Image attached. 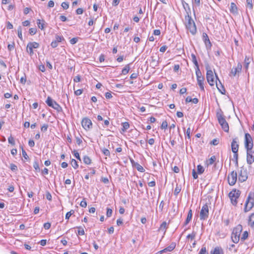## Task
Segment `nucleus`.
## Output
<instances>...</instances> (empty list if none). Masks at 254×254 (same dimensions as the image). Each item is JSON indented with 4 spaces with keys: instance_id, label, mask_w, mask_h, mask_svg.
Returning a JSON list of instances; mask_svg holds the SVG:
<instances>
[{
    "instance_id": "1",
    "label": "nucleus",
    "mask_w": 254,
    "mask_h": 254,
    "mask_svg": "<svg viewBox=\"0 0 254 254\" xmlns=\"http://www.w3.org/2000/svg\"><path fill=\"white\" fill-rule=\"evenodd\" d=\"M185 18L186 21L185 24L186 28L190 31L192 35H195L197 32L196 26L191 16H185Z\"/></svg>"
},
{
    "instance_id": "2",
    "label": "nucleus",
    "mask_w": 254,
    "mask_h": 254,
    "mask_svg": "<svg viewBox=\"0 0 254 254\" xmlns=\"http://www.w3.org/2000/svg\"><path fill=\"white\" fill-rule=\"evenodd\" d=\"M206 69L207 70L206 79H207V82H208L209 85L210 86H213L214 85V83H215L216 86H217L218 89L220 91V92L222 94H224V92L221 90V89L219 88L218 84H217V81L218 80L216 79L215 81L214 80V76L213 75V72L212 70L210 69V68L208 65H207L206 66Z\"/></svg>"
},
{
    "instance_id": "3",
    "label": "nucleus",
    "mask_w": 254,
    "mask_h": 254,
    "mask_svg": "<svg viewBox=\"0 0 254 254\" xmlns=\"http://www.w3.org/2000/svg\"><path fill=\"white\" fill-rule=\"evenodd\" d=\"M216 116L219 124L221 125L222 128L225 132L229 131V126L228 123L226 122L225 117L223 115V112L220 110L217 112Z\"/></svg>"
},
{
    "instance_id": "4",
    "label": "nucleus",
    "mask_w": 254,
    "mask_h": 254,
    "mask_svg": "<svg viewBox=\"0 0 254 254\" xmlns=\"http://www.w3.org/2000/svg\"><path fill=\"white\" fill-rule=\"evenodd\" d=\"M254 206V192H250L246 200L244 211H249Z\"/></svg>"
},
{
    "instance_id": "5",
    "label": "nucleus",
    "mask_w": 254,
    "mask_h": 254,
    "mask_svg": "<svg viewBox=\"0 0 254 254\" xmlns=\"http://www.w3.org/2000/svg\"><path fill=\"white\" fill-rule=\"evenodd\" d=\"M242 231V226L241 225H238L234 228L231 235V239L233 243L237 244L239 242Z\"/></svg>"
},
{
    "instance_id": "6",
    "label": "nucleus",
    "mask_w": 254,
    "mask_h": 254,
    "mask_svg": "<svg viewBox=\"0 0 254 254\" xmlns=\"http://www.w3.org/2000/svg\"><path fill=\"white\" fill-rule=\"evenodd\" d=\"M48 106L54 109L58 112H63L62 107L55 100H54L51 97L48 96L45 101Z\"/></svg>"
},
{
    "instance_id": "7",
    "label": "nucleus",
    "mask_w": 254,
    "mask_h": 254,
    "mask_svg": "<svg viewBox=\"0 0 254 254\" xmlns=\"http://www.w3.org/2000/svg\"><path fill=\"white\" fill-rule=\"evenodd\" d=\"M241 191L236 189H233L229 193V197L231 199L232 204L236 206L237 203V199L239 197Z\"/></svg>"
},
{
    "instance_id": "8",
    "label": "nucleus",
    "mask_w": 254,
    "mask_h": 254,
    "mask_svg": "<svg viewBox=\"0 0 254 254\" xmlns=\"http://www.w3.org/2000/svg\"><path fill=\"white\" fill-rule=\"evenodd\" d=\"M254 146L253 140L249 133L245 134V147L246 150H252Z\"/></svg>"
},
{
    "instance_id": "9",
    "label": "nucleus",
    "mask_w": 254,
    "mask_h": 254,
    "mask_svg": "<svg viewBox=\"0 0 254 254\" xmlns=\"http://www.w3.org/2000/svg\"><path fill=\"white\" fill-rule=\"evenodd\" d=\"M248 177V174L247 169L244 166L240 168V170L239 171V181L241 182H245Z\"/></svg>"
},
{
    "instance_id": "10",
    "label": "nucleus",
    "mask_w": 254,
    "mask_h": 254,
    "mask_svg": "<svg viewBox=\"0 0 254 254\" xmlns=\"http://www.w3.org/2000/svg\"><path fill=\"white\" fill-rule=\"evenodd\" d=\"M209 215V207L207 203L204 204L200 212V219L201 220H206Z\"/></svg>"
},
{
    "instance_id": "11",
    "label": "nucleus",
    "mask_w": 254,
    "mask_h": 254,
    "mask_svg": "<svg viewBox=\"0 0 254 254\" xmlns=\"http://www.w3.org/2000/svg\"><path fill=\"white\" fill-rule=\"evenodd\" d=\"M39 44L37 42H29L26 47V52L32 56L34 54L33 49L39 48Z\"/></svg>"
},
{
    "instance_id": "12",
    "label": "nucleus",
    "mask_w": 254,
    "mask_h": 254,
    "mask_svg": "<svg viewBox=\"0 0 254 254\" xmlns=\"http://www.w3.org/2000/svg\"><path fill=\"white\" fill-rule=\"evenodd\" d=\"M195 74L196 75L197 81L201 90L204 91L203 84L204 77L202 76L201 72L199 69L196 70Z\"/></svg>"
},
{
    "instance_id": "13",
    "label": "nucleus",
    "mask_w": 254,
    "mask_h": 254,
    "mask_svg": "<svg viewBox=\"0 0 254 254\" xmlns=\"http://www.w3.org/2000/svg\"><path fill=\"white\" fill-rule=\"evenodd\" d=\"M237 180V173L236 171H233L228 176V182L230 186H234Z\"/></svg>"
},
{
    "instance_id": "14",
    "label": "nucleus",
    "mask_w": 254,
    "mask_h": 254,
    "mask_svg": "<svg viewBox=\"0 0 254 254\" xmlns=\"http://www.w3.org/2000/svg\"><path fill=\"white\" fill-rule=\"evenodd\" d=\"M82 127L86 130H88L92 127V123L90 119L84 118L81 122Z\"/></svg>"
},
{
    "instance_id": "15",
    "label": "nucleus",
    "mask_w": 254,
    "mask_h": 254,
    "mask_svg": "<svg viewBox=\"0 0 254 254\" xmlns=\"http://www.w3.org/2000/svg\"><path fill=\"white\" fill-rule=\"evenodd\" d=\"M242 68V65L241 63H238L237 66L235 67H233L231 70L229 74L230 76H235L237 75L239 76L240 73H241Z\"/></svg>"
},
{
    "instance_id": "16",
    "label": "nucleus",
    "mask_w": 254,
    "mask_h": 254,
    "mask_svg": "<svg viewBox=\"0 0 254 254\" xmlns=\"http://www.w3.org/2000/svg\"><path fill=\"white\" fill-rule=\"evenodd\" d=\"M254 153L253 149L247 150V162L249 165H251L254 162Z\"/></svg>"
},
{
    "instance_id": "17",
    "label": "nucleus",
    "mask_w": 254,
    "mask_h": 254,
    "mask_svg": "<svg viewBox=\"0 0 254 254\" xmlns=\"http://www.w3.org/2000/svg\"><path fill=\"white\" fill-rule=\"evenodd\" d=\"M202 40L205 45L206 48L207 49H210L212 46V44L207 34L206 33H203Z\"/></svg>"
},
{
    "instance_id": "18",
    "label": "nucleus",
    "mask_w": 254,
    "mask_h": 254,
    "mask_svg": "<svg viewBox=\"0 0 254 254\" xmlns=\"http://www.w3.org/2000/svg\"><path fill=\"white\" fill-rule=\"evenodd\" d=\"M239 144L238 143V138H234L231 143L232 151L233 153H237L239 149Z\"/></svg>"
},
{
    "instance_id": "19",
    "label": "nucleus",
    "mask_w": 254,
    "mask_h": 254,
    "mask_svg": "<svg viewBox=\"0 0 254 254\" xmlns=\"http://www.w3.org/2000/svg\"><path fill=\"white\" fill-rule=\"evenodd\" d=\"M182 3L184 7V8L185 9L186 12V14L185 16H190L191 10L189 4L185 2L184 0H182Z\"/></svg>"
},
{
    "instance_id": "20",
    "label": "nucleus",
    "mask_w": 254,
    "mask_h": 254,
    "mask_svg": "<svg viewBox=\"0 0 254 254\" xmlns=\"http://www.w3.org/2000/svg\"><path fill=\"white\" fill-rule=\"evenodd\" d=\"M210 254H224V252L221 247H216L210 252Z\"/></svg>"
},
{
    "instance_id": "21",
    "label": "nucleus",
    "mask_w": 254,
    "mask_h": 254,
    "mask_svg": "<svg viewBox=\"0 0 254 254\" xmlns=\"http://www.w3.org/2000/svg\"><path fill=\"white\" fill-rule=\"evenodd\" d=\"M176 244L175 242H172L169 246L164 249L163 250V252L164 253H167L168 252H172L176 247Z\"/></svg>"
},
{
    "instance_id": "22",
    "label": "nucleus",
    "mask_w": 254,
    "mask_h": 254,
    "mask_svg": "<svg viewBox=\"0 0 254 254\" xmlns=\"http://www.w3.org/2000/svg\"><path fill=\"white\" fill-rule=\"evenodd\" d=\"M230 11L231 13L233 14H237L238 13V8L236 5V4L234 2L231 3Z\"/></svg>"
},
{
    "instance_id": "23",
    "label": "nucleus",
    "mask_w": 254,
    "mask_h": 254,
    "mask_svg": "<svg viewBox=\"0 0 254 254\" xmlns=\"http://www.w3.org/2000/svg\"><path fill=\"white\" fill-rule=\"evenodd\" d=\"M191 57L192 62L194 64L195 66V70L196 69H199L198 64L197 61L196 60V57L195 55L194 54H191Z\"/></svg>"
},
{
    "instance_id": "24",
    "label": "nucleus",
    "mask_w": 254,
    "mask_h": 254,
    "mask_svg": "<svg viewBox=\"0 0 254 254\" xmlns=\"http://www.w3.org/2000/svg\"><path fill=\"white\" fill-rule=\"evenodd\" d=\"M249 225L254 229V213H252L249 217Z\"/></svg>"
},
{
    "instance_id": "25",
    "label": "nucleus",
    "mask_w": 254,
    "mask_h": 254,
    "mask_svg": "<svg viewBox=\"0 0 254 254\" xmlns=\"http://www.w3.org/2000/svg\"><path fill=\"white\" fill-rule=\"evenodd\" d=\"M45 23L46 22L44 20H41L40 19H38L37 21V24L39 28L41 30H43L44 29Z\"/></svg>"
},
{
    "instance_id": "26",
    "label": "nucleus",
    "mask_w": 254,
    "mask_h": 254,
    "mask_svg": "<svg viewBox=\"0 0 254 254\" xmlns=\"http://www.w3.org/2000/svg\"><path fill=\"white\" fill-rule=\"evenodd\" d=\"M130 64H127L125 65V67L122 69V74L124 75L127 74L130 70Z\"/></svg>"
},
{
    "instance_id": "27",
    "label": "nucleus",
    "mask_w": 254,
    "mask_h": 254,
    "mask_svg": "<svg viewBox=\"0 0 254 254\" xmlns=\"http://www.w3.org/2000/svg\"><path fill=\"white\" fill-rule=\"evenodd\" d=\"M123 131H126L129 127V124L128 122H124L122 124Z\"/></svg>"
},
{
    "instance_id": "28",
    "label": "nucleus",
    "mask_w": 254,
    "mask_h": 254,
    "mask_svg": "<svg viewBox=\"0 0 254 254\" xmlns=\"http://www.w3.org/2000/svg\"><path fill=\"white\" fill-rule=\"evenodd\" d=\"M250 62V58L247 56H246L245 58V67L246 70L248 69Z\"/></svg>"
},
{
    "instance_id": "29",
    "label": "nucleus",
    "mask_w": 254,
    "mask_h": 254,
    "mask_svg": "<svg viewBox=\"0 0 254 254\" xmlns=\"http://www.w3.org/2000/svg\"><path fill=\"white\" fill-rule=\"evenodd\" d=\"M83 162L87 165H89L91 163V159L88 156H84L83 158Z\"/></svg>"
},
{
    "instance_id": "30",
    "label": "nucleus",
    "mask_w": 254,
    "mask_h": 254,
    "mask_svg": "<svg viewBox=\"0 0 254 254\" xmlns=\"http://www.w3.org/2000/svg\"><path fill=\"white\" fill-rule=\"evenodd\" d=\"M197 173L198 174H202L204 172V169L203 168V167L201 165H197Z\"/></svg>"
},
{
    "instance_id": "31",
    "label": "nucleus",
    "mask_w": 254,
    "mask_h": 254,
    "mask_svg": "<svg viewBox=\"0 0 254 254\" xmlns=\"http://www.w3.org/2000/svg\"><path fill=\"white\" fill-rule=\"evenodd\" d=\"M135 167L137 170V171H138L140 172H144L145 171V170L143 168V167L141 165H140L139 163H136Z\"/></svg>"
},
{
    "instance_id": "32",
    "label": "nucleus",
    "mask_w": 254,
    "mask_h": 254,
    "mask_svg": "<svg viewBox=\"0 0 254 254\" xmlns=\"http://www.w3.org/2000/svg\"><path fill=\"white\" fill-rule=\"evenodd\" d=\"M102 152L104 154V155L106 156H110V151L105 148H101Z\"/></svg>"
},
{
    "instance_id": "33",
    "label": "nucleus",
    "mask_w": 254,
    "mask_h": 254,
    "mask_svg": "<svg viewBox=\"0 0 254 254\" xmlns=\"http://www.w3.org/2000/svg\"><path fill=\"white\" fill-rule=\"evenodd\" d=\"M151 60L150 64H152V65L154 67L157 66L158 64V61L153 57H151Z\"/></svg>"
},
{
    "instance_id": "34",
    "label": "nucleus",
    "mask_w": 254,
    "mask_h": 254,
    "mask_svg": "<svg viewBox=\"0 0 254 254\" xmlns=\"http://www.w3.org/2000/svg\"><path fill=\"white\" fill-rule=\"evenodd\" d=\"M18 36L20 39L22 40V27L19 26L17 28Z\"/></svg>"
},
{
    "instance_id": "35",
    "label": "nucleus",
    "mask_w": 254,
    "mask_h": 254,
    "mask_svg": "<svg viewBox=\"0 0 254 254\" xmlns=\"http://www.w3.org/2000/svg\"><path fill=\"white\" fill-rule=\"evenodd\" d=\"M181 190V187L177 185L176 187L174 190V195H177Z\"/></svg>"
},
{
    "instance_id": "36",
    "label": "nucleus",
    "mask_w": 254,
    "mask_h": 254,
    "mask_svg": "<svg viewBox=\"0 0 254 254\" xmlns=\"http://www.w3.org/2000/svg\"><path fill=\"white\" fill-rule=\"evenodd\" d=\"M71 164L72 166L74 168L76 169L78 167L77 162L74 159L71 160Z\"/></svg>"
},
{
    "instance_id": "37",
    "label": "nucleus",
    "mask_w": 254,
    "mask_h": 254,
    "mask_svg": "<svg viewBox=\"0 0 254 254\" xmlns=\"http://www.w3.org/2000/svg\"><path fill=\"white\" fill-rule=\"evenodd\" d=\"M193 2L194 3L195 5L193 6V10L194 12V14H195V10L194 8L196 6H198L200 5V0H193Z\"/></svg>"
},
{
    "instance_id": "38",
    "label": "nucleus",
    "mask_w": 254,
    "mask_h": 254,
    "mask_svg": "<svg viewBox=\"0 0 254 254\" xmlns=\"http://www.w3.org/2000/svg\"><path fill=\"white\" fill-rule=\"evenodd\" d=\"M8 143L9 144H11L12 145H14L15 144L14 139L11 135H10L8 138Z\"/></svg>"
},
{
    "instance_id": "39",
    "label": "nucleus",
    "mask_w": 254,
    "mask_h": 254,
    "mask_svg": "<svg viewBox=\"0 0 254 254\" xmlns=\"http://www.w3.org/2000/svg\"><path fill=\"white\" fill-rule=\"evenodd\" d=\"M248 233L247 231H245L242 235L241 240L242 241H244L246 239H247L248 238Z\"/></svg>"
},
{
    "instance_id": "40",
    "label": "nucleus",
    "mask_w": 254,
    "mask_h": 254,
    "mask_svg": "<svg viewBox=\"0 0 254 254\" xmlns=\"http://www.w3.org/2000/svg\"><path fill=\"white\" fill-rule=\"evenodd\" d=\"M198 254H208V253L206 251L205 247H202L200 250Z\"/></svg>"
},
{
    "instance_id": "41",
    "label": "nucleus",
    "mask_w": 254,
    "mask_h": 254,
    "mask_svg": "<svg viewBox=\"0 0 254 254\" xmlns=\"http://www.w3.org/2000/svg\"><path fill=\"white\" fill-rule=\"evenodd\" d=\"M33 167L36 170V171L39 172L40 171L39 164L37 161H35L33 164Z\"/></svg>"
},
{
    "instance_id": "42",
    "label": "nucleus",
    "mask_w": 254,
    "mask_h": 254,
    "mask_svg": "<svg viewBox=\"0 0 254 254\" xmlns=\"http://www.w3.org/2000/svg\"><path fill=\"white\" fill-rule=\"evenodd\" d=\"M64 38L63 36H59V35H56V41L57 42H58V43L59 42H61L62 41H64Z\"/></svg>"
},
{
    "instance_id": "43",
    "label": "nucleus",
    "mask_w": 254,
    "mask_h": 254,
    "mask_svg": "<svg viewBox=\"0 0 254 254\" xmlns=\"http://www.w3.org/2000/svg\"><path fill=\"white\" fill-rule=\"evenodd\" d=\"M79 37H74L70 40V43L71 45H74L76 44L78 40Z\"/></svg>"
},
{
    "instance_id": "44",
    "label": "nucleus",
    "mask_w": 254,
    "mask_h": 254,
    "mask_svg": "<svg viewBox=\"0 0 254 254\" xmlns=\"http://www.w3.org/2000/svg\"><path fill=\"white\" fill-rule=\"evenodd\" d=\"M113 213V210L112 209L107 208V212L106 216L107 217H110L112 216Z\"/></svg>"
},
{
    "instance_id": "45",
    "label": "nucleus",
    "mask_w": 254,
    "mask_h": 254,
    "mask_svg": "<svg viewBox=\"0 0 254 254\" xmlns=\"http://www.w3.org/2000/svg\"><path fill=\"white\" fill-rule=\"evenodd\" d=\"M216 160V157L215 156H212L211 157V158L209 159V162H208V165H212V164L214 163V162Z\"/></svg>"
},
{
    "instance_id": "46",
    "label": "nucleus",
    "mask_w": 254,
    "mask_h": 254,
    "mask_svg": "<svg viewBox=\"0 0 254 254\" xmlns=\"http://www.w3.org/2000/svg\"><path fill=\"white\" fill-rule=\"evenodd\" d=\"M219 140L218 139L215 138L213 139L210 143V144L213 145H217L219 144Z\"/></svg>"
},
{
    "instance_id": "47",
    "label": "nucleus",
    "mask_w": 254,
    "mask_h": 254,
    "mask_svg": "<svg viewBox=\"0 0 254 254\" xmlns=\"http://www.w3.org/2000/svg\"><path fill=\"white\" fill-rule=\"evenodd\" d=\"M14 46H15V44H14V42H13L12 43V44H8L7 46V49H8V51H11L13 50L14 48Z\"/></svg>"
},
{
    "instance_id": "48",
    "label": "nucleus",
    "mask_w": 254,
    "mask_h": 254,
    "mask_svg": "<svg viewBox=\"0 0 254 254\" xmlns=\"http://www.w3.org/2000/svg\"><path fill=\"white\" fill-rule=\"evenodd\" d=\"M233 157H234V158L235 160L236 166H238V152L237 153H234Z\"/></svg>"
},
{
    "instance_id": "49",
    "label": "nucleus",
    "mask_w": 254,
    "mask_h": 254,
    "mask_svg": "<svg viewBox=\"0 0 254 254\" xmlns=\"http://www.w3.org/2000/svg\"><path fill=\"white\" fill-rule=\"evenodd\" d=\"M21 148L22 149V156H23V157L25 159H28V158H29L28 157V156L27 155V153L25 151V150L23 149V147L22 146H21Z\"/></svg>"
},
{
    "instance_id": "50",
    "label": "nucleus",
    "mask_w": 254,
    "mask_h": 254,
    "mask_svg": "<svg viewBox=\"0 0 254 254\" xmlns=\"http://www.w3.org/2000/svg\"><path fill=\"white\" fill-rule=\"evenodd\" d=\"M167 228V223L164 221L160 225V227L159 228L160 230H165Z\"/></svg>"
},
{
    "instance_id": "51",
    "label": "nucleus",
    "mask_w": 254,
    "mask_h": 254,
    "mask_svg": "<svg viewBox=\"0 0 254 254\" xmlns=\"http://www.w3.org/2000/svg\"><path fill=\"white\" fill-rule=\"evenodd\" d=\"M29 34L30 35H34L36 33L37 29H36V28H31L29 29Z\"/></svg>"
},
{
    "instance_id": "52",
    "label": "nucleus",
    "mask_w": 254,
    "mask_h": 254,
    "mask_svg": "<svg viewBox=\"0 0 254 254\" xmlns=\"http://www.w3.org/2000/svg\"><path fill=\"white\" fill-rule=\"evenodd\" d=\"M74 213V211L71 210V211L67 212L65 214V219H69V217L71 216V215Z\"/></svg>"
},
{
    "instance_id": "53",
    "label": "nucleus",
    "mask_w": 254,
    "mask_h": 254,
    "mask_svg": "<svg viewBox=\"0 0 254 254\" xmlns=\"http://www.w3.org/2000/svg\"><path fill=\"white\" fill-rule=\"evenodd\" d=\"M72 153H73L74 154V156L75 157V158L78 159V160H81L80 159V156H79V154L78 153V152L75 150H74L73 151H72Z\"/></svg>"
},
{
    "instance_id": "54",
    "label": "nucleus",
    "mask_w": 254,
    "mask_h": 254,
    "mask_svg": "<svg viewBox=\"0 0 254 254\" xmlns=\"http://www.w3.org/2000/svg\"><path fill=\"white\" fill-rule=\"evenodd\" d=\"M48 125L47 124H44L41 127V130L43 132H46L47 130Z\"/></svg>"
},
{
    "instance_id": "55",
    "label": "nucleus",
    "mask_w": 254,
    "mask_h": 254,
    "mask_svg": "<svg viewBox=\"0 0 254 254\" xmlns=\"http://www.w3.org/2000/svg\"><path fill=\"white\" fill-rule=\"evenodd\" d=\"M81 137V136L80 137L75 136L76 142L78 145H79L82 142V140Z\"/></svg>"
},
{
    "instance_id": "56",
    "label": "nucleus",
    "mask_w": 254,
    "mask_h": 254,
    "mask_svg": "<svg viewBox=\"0 0 254 254\" xmlns=\"http://www.w3.org/2000/svg\"><path fill=\"white\" fill-rule=\"evenodd\" d=\"M61 6L64 9H67L69 7L68 3L66 2H62Z\"/></svg>"
},
{
    "instance_id": "57",
    "label": "nucleus",
    "mask_w": 254,
    "mask_h": 254,
    "mask_svg": "<svg viewBox=\"0 0 254 254\" xmlns=\"http://www.w3.org/2000/svg\"><path fill=\"white\" fill-rule=\"evenodd\" d=\"M167 127H168L167 122L166 121H163L161 126V128L162 129H166V128H167Z\"/></svg>"
},
{
    "instance_id": "58",
    "label": "nucleus",
    "mask_w": 254,
    "mask_h": 254,
    "mask_svg": "<svg viewBox=\"0 0 254 254\" xmlns=\"http://www.w3.org/2000/svg\"><path fill=\"white\" fill-rule=\"evenodd\" d=\"M10 168L12 171H16L17 170V167L14 164H10Z\"/></svg>"
},
{
    "instance_id": "59",
    "label": "nucleus",
    "mask_w": 254,
    "mask_h": 254,
    "mask_svg": "<svg viewBox=\"0 0 254 254\" xmlns=\"http://www.w3.org/2000/svg\"><path fill=\"white\" fill-rule=\"evenodd\" d=\"M80 205L82 207H86L87 206V202L85 198H84L80 203Z\"/></svg>"
},
{
    "instance_id": "60",
    "label": "nucleus",
    "mask_w": 254,
    "mask_h": 254,
    "mask_svg": "<svg viewBox=\"0 0 254 254\" xmlns=\"http://www.w3.org/2000/svg\"><path fill=\"white\" fill-rule=\"evenodd\" d=\"M195 236V233L193 232L191 234H189L187 236V238H188V239L190 238L191 240H193V239H194Z\"/></svg>"
},
{
    "instance_id": "61",
    "label": "nucleus",
    "mask_w": 254,
    "mask_h": 254,
    "mask_svg": "<svg viewBox=\"0 0 254 254\" xmlns=\"http://www.w3.org/2000/svg\"><path fill=\"white\" fill-rule=\"evenodd\" d=\"M138 76V72H134L130 75V79H136Z\"/></svg>"
},
{
    "instance_id": "62",
    "label": "nucleus",
    "mask_w": 254,
    "mask_h": 254,
    "mask_svg": "<svg viewBox=\"0 0 254 254\" xmlns=\"http://www.w3.org/2000/svg\"><path fill=\"white\" fill-rule=\"evenodd\" d=\"M192 210H191V209H190V210L189 211L187 218L191 220L192 219Z\"/></svg>"
},
{
    "instance_id": "63",
    "label": "nucleus",
    "mask_w": 254,
    "mask_h": 254,
    "mask_svg": "<svg viewBox=\"0 0 254 254\" xmlns=\"http://www.w3.org/2000/svg\"><path fill=\"white\" fill-rule=\"evenodd\" d=\"M51 46L52 48H55L58 46V42L56 40H54L51 43Z\"/></svg>"
},
{
    "instance_id": "64",
    "label": "nucleus",
    "mask_w": 254,
    "mask_h": 254,
    "mask_svg": "<svg viewBox=\"0 0 254 254\" xmlns=\"http://www.w3.org/2000/svg\"><path fill=\"white\" fill-rule=\"evenodd\" d=\"M247 3L250 9H252L253 8L252 0H247Z\"/></svg>"
}]
</instances>
